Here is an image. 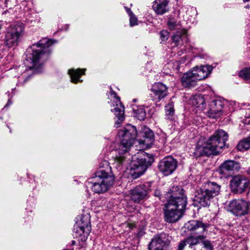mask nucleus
Masks as SVG:
<instances>
[{
  "mask_svg": "<svg viewBox=\"0 0 250 250\" xmlns=\"http://www.w3.org/2000/svg\"><path fill=\"white\" fill-rule=\"evenodd\" d=\"M188 237L182 241L178 246L177 250H183L185 248H188Z\"/></svg>",
  "mask_w": 250,
  "mask_h": 250,
  "instance_id": "7c9ffc66",
  "label": "nucleus"
},
{
  "mask_svg": "<svg viewBox=\"0 0 250 250\" xmlns=\"http://www.w3.org/2000/svg\"><path fill=\"white\" fill-rule=\"evenodd\" d=\"M177 167V160L170 156L162 159L158 165V170L165 176H168L173 173Z\"/></svg>",
  "mask_w": 250,
  "mask_h": 250,
  "instance_id": "4468645a",
  "label": "nucleus"
},
{
  "mask_svg": "<svg viewBox=\"0 0 250 250\" xmlns=\"http://www.w3.org/2000/svg\"><path fill=\"white\" fill-rule=\"evenodd\" d=\"M90 216L88 213L82 215L77 225L75 227L74 230L80 236L81 240L85 241L91 231Z\"/></svg>",
  "mask_w": 250,
  "mask_h": 250,
  "instance_id": "ddd939ff",
  "label": "nucleus"
},
{
  "mask_svg": "<svg viewBox=\"0 0 250 250\" xmlns=\"http://www.w3.org/2000/svg\"><path fill=\"white\" fill-rule=\"evenodd\" d=\"M100 168L106 167V169H100L95 172V176L88 179L86 186L91 187V190L96 193L106 191L114 183L115 177L108 167V162L104 160L100 164Z\"/></svg>",
  "mask_w": 250,
  "mask_h": 250,
  "instance_id": "423d86ee",
  "label": "nucleus"
},
{
  "mask_svg": "<svg viewBox=\"0 0 250 250\" xmlns=\"http://www.w3.org/2000/svg\"><path fill=\"white\" fill-rule=\"evenodd\" d=\"M167 25L170 30H180L181 25L177 17L170 16L167 21Z\"/></svg>",
  "mask_w": 250,
  "mask_h": 250,
  "instance_id": "393cba45",
  "label": "nucleus"
},
{
  "mask_svg": "<svg viewBox=\"0 0 250 250\" xmlns=\"http://www.w3.org/2000/svg\"><path fill=\"white\" fill-rule=\"evenodd\" d=\"M110 94L113 96L114 98L113 104L114 108L111 109V111L114 112L116 117L118 119L115 124L116 127H118L120 123L124 119V106L120 101V98L117 96V94L114 92L111 87H110Z\"/></svg>",
  "mask_w": 250,
  "mask_h": 250,
  "instance_id": "dca6fc26",
  "label": "nucleus"
},
{
  "mask_svg": "<svg viewBox=\"0 0 250 250\" xmlns=\"http://www.w3.org/2000/svg\"><path fill=\"white\" fill-rule=\"evenodd\" d=\"M75 244H76V242L74 240H72L71 241V245L73 246V245H75Z\"/></svg>",
  "mask_w": 250,
  "mask_h": 250,
  "instance_id": "a19ab883",
  "label": "nucleus"
},
{
  "mask_svg": "<svg viewBox=\"0 0 250 250\" xmlns=\"http://www.w3.org/2000/svg\"><path fill=\"white\" fill-rule=\"evenodd\" d=\"M154 109L153 108L150 109V110L149 111L148 114H152L153 112L154 111Z\"/></svg>",
  "mask_w": 250,
  "mask_h": 250,
  "instance_id": "58836bf2",
  "label": "nucleus"
},
{
  "mask_svg": "<svg viewBox=\"0 0 250 250\" xmlns=\"http://www.w3.org/2000/svg\"><path fill=\"white\" fill-rule=\"evenodd\" d=\"M24 29V25L22 23H17L11 25L5 35V43L6 46L10 48L17 45L20 37L23 33Z\"/></svg>",
  "mask_w": 250,
  "mask_h": 250,
  "instance_id": "1a4fd4ad",
  "label": "nucleus"
},
{
  "mask_svg": "<svg viewBox=\"0 0 250 250\" xmlns=\"http://www.w3.org/2000/svg\"><path fill=\"white\" fill-rule=\"evenodd\" d=\"M167 4L168 1L166 0H156L153 5V8L157 14L162 15L167 12Z\"/></svg>",
  "mask_w": 250,
  "mask_h": 250,
  "instance_id": "5701e85b",
  "label": "nucleus"
},
{
  "mask_svg": "<svg viewBox=\"0 0 250 250\" xmlns=\"http://www.w3.org/2000/svg\"><path fill=\"white\" fill-rule=\"evenodd\" d=\"M220 189L221 186L216 182L209 180L205 182L197 190L193 205L199 208L209 207L213 199L219 194Z\"/></svg>",
  "mask_w": 250,
  "mask_h": 250,
  "instance_id": "0eeeda50",
  "label": "nucleus"
},
{
  "mask_svg": "<svg viewBox=\"0 0 250 250\" xmlns=\"http://www.w3.org/2000/svg\"><path fill=\"white\" fill-rule=\"evenodd\" d=\"M130 17V25L131 26H134L137 24V19L134 15V14L129 16Z\"/></svg>",
  "mask_w": 250,
  "mask_h": 250,
  "instance_id": "2f4dec72",
  "label": "nucleus"
},
{
  "mask_svg": "<svg viewBox=\"0 0 250 250\" xmlns=\"http://www.w3.org/2000/svg\"><path fill=\"white\" fill-rule=\"evenodd\" d=\"M237 148L240 151H245L250 149V136L240 141L237 146Z\"/></svg>",
  "mask_w": 250,
  "mask_h": 250,
  "instance_id": "a878e982",
  "label": "nucleus"
},
{
  "mask_svg": "<svg viewBox=\"0 0 250 250\" xmlns=\"http://www.w3.org/2000/svg\"><path fill=\"white\" fill-rule=\"evenodd\" d=\"M18 84H19V85H20V84H21L20 82H19Z\"/></svg>",
  "mask_w": 250,
  "mask_h": 250,
  "instance_id": "de8ad7c7",
  "label": "nucleus"
},
{
  "mask_svg": "<svg viewBox=\"0 0 250 250\" xmlns=\"http://www.w3.org/2000/svg\"><path fill=\"white\" fill-rule=\"evenodd\" d=\"M151 190V183H146L136 186L130 192V198L132 201L140 203L148 197V192Z\"/></svg>",
  "mask_w": 250,
  "mask_h": 250,
  "instance_id": "f8f14e48",
  "label": "nucleus"
},
{
  "mask_svg": "<svg viewBox=\"0 0 250 250\" xmlns=\"http://www.w3.org/2000/svg\"><path fill=\"white\" fill-rule=\"evenodd\" d=\"M196 103L197 107H203L206 105V102L204 98L202 96H198L196 97L193 100V104Z\"/></svg>",
  "mask_w": 250,
  "mask_h": 250,
  "instance_id": "c85d7f7f",
  "label": "nucleus"
},
{
  "mask_svg": "<svg viewBox=\"0 0 250 250\" xmlns=\"http://www.w3.org/2000/svg\"><path fill=\"white\" fill-rule=\"evenodd\" d=\"M112 250H121V249L119 248H114Z\"/></svg>",
  "mask_w": 250,
  "mask_h": 250,
  "instance_id": "79ce46f5",
  "label": "nucleus"
},
{
  "mask_svg": "<svg viewBox=\"0 0 250 250\" xmlns=\"http://www.w3.org/2000/svg\"><path fill=\"white\" fill-rule=\"evenodd\" d=\"M151 92L152 100L159 102L167 96V87L162 83H156L152 86Z\"/></svg>",
  "mask_w": 250,
  "mask_h": 250,
  "instance_id": "a211bd4d",
  "label": "nucleus"
},
{
  "mask_svg": "<svg viewBox=\"0 0 250 250\" xmlns=\"http://www.w3.org/2000/svg\"><path fill=\"white\" fill-rule=\"evenodd\" d=\"M56 42L48 38H42L37 43L33 44L26 50V61L31 63L30 68L42 65L51 53L50 46Z\"/></svg>",
  "mask_w": 250,
  "mask_h": 250,
  "instance_id": "20e7f679",
  "label": "nucleus"
},
{
  "mask_svg": "<svg viewBox=\"0 0 250 250\" xmlns=\"http://www.w3.org/2000/svg\"><path fill=\"white\" fill-rule=\"evenodd\" d=\"M172 191L173 193L164 209V219L169 223L176 222L181 218L187 204V198L182 189H178L175 192L174 190Z\"/></svg>",
  "mask_w": 250,
  "mask_h": 250,
  "instance_id": "39448f33",
  "label": "nucleus"
},
{
  "mask_svg": "<svg viewBox=\"0 0 250 250\" xmlns=\"http://www.w3.org/2000/svg\"><path fill=\"white\" fill-rule=\"evenodd\" d=\"M230 111L228 106V102L226 100L214 99L209 104L208 111V116L210 118L217 119L219 118L223 113L227 114Z\"/></svg>",
  "mask_w": 250,
  "mask_h": 250,
  "instance_id": "6e6552de",
  "label": "nucleus"
},
{
  "mask_svg": "<svg viewBox=\"0 0 250 250\" xmlns=\"http://www.w3.org/2000/svg\"><path fill=\"white\" fill-rule=\"evenodd\" d=\"M166 118L167 120L172 121L174 119V109L172 104H168L165 106Z\"/></svg>",
  "mask_w": 250,
  "mask_h": 250,
  "instance_id": "bb28decb",
  "label": "nucleus"
},
{
  "mask_svg": "<svg viewBox=\"0 0 250 250\" xmlns=\"http://www.w3.org/2000/svg\"><path fill=\"white\" fill-rule=\"evenodd\" d=\"M169 235L166 233L156 234L148 245V250H166L169 244Z\"/></svg>",
  "mask_w": 250,
  "mask_h": 250,
  "instance_id": "2eb2a0df",
  "label": "nucleus"
},
{
  "mask_svg": "<svg viewBox=\"0 0 250 250\" xmlns=\"http://www.w3.org/2000/svg\"><path fill=\"white\" fill-rule=\"evenodd\" d=\"M144 139L138 140L140 145L145 148L150 147L153 145L154 141L153 132L148 128H146L144 131Z\"/></svg>",
  "mask_w": 250,
  "mask_h": 250,
  "instance_id": "412c9836",
  "label": "nucleus"
},
{
  "mask_svg": "<svg viewBox=\"0 0 250 250\" xmlns=\"http://www.w3.org/2000/svg\"><path fill=\"white\" fill-rule=\"evenodd\" d=\"M85 69H70L68 70V74L70 75L71 82L76 83L79 82H81L80 80V76L84 74Z\"/></svg>",
  "mask_w": 250,
  "mask_h": 250,
  "instance_id": "b1692460",
  "label": "nucleus"
},
{
  "mask_svg": "<svg viewBox=\"0 0 250 250\" xmlns=\"http://www.w3.org/2000/svg\"><path fill=\"white\" fill-rule=\"evenodd\" d=\"M234 104V102H232V103H231V104H231V105H233V104Z\"/></svg>",
  "mask_w": 250,
  "mask_h": 250,
  "instance_id": "a18cd8bd",
  "label": "nucleus"
},
{
  "mask_svg": "<svg viewBox=\"0 0 250 250\" xmlns=\"http://www.w3.org/2000/svg\"><path fill=\"white\" fill-rule=\"evenodd\" d=\"M63 250H73V249L67 248V249H64Z\"/></svg>",
  "mask_w": 250,
  "mask_h": 250,
  "instance_id": "37998d69",
  "label": "nucleus"
},
{
  "mask_svg": "<svg viewBox=\"0 0 250 250\" xmlns=\"http://www.w3.org/2000/svg\"><path fill=\"white\" fill-rule=\"evenodd\" d=\"M244 123L246 124H248V125L250 124V118H249L248 119H246L245 120V121L244 122Z\"/></svg>",
  "mask_w": 250,
  "mask_h": 250,
  "instance_id": "4c0bfd02",
  "label": "nucleus"
},
{
  "mask_svg": "<svg viewBox=\"0 0 250 250\" xmlns=\"http://www.w3.org/2000/svg\"><path fill=\"white\" fill-rule=\"evenodd\" d=\"M136 117L139 120H144L146 117V112L143 108H139L136 110L133 109Z\"/></svg>",
  "mask_w": 250,
  "mask_h": 250,
  "instance_id": "cd10ccee",
  "label": "nucleus"
},
{
  "mask_svg": "<svg viewBox=\"0 0 250 250\" xmlns=\"http://www.w3.org/2000/svg\"><path fill=\"white\" fill-rule=\"evenodd\" d=\"M250 6V5H247L245 7H246V8H249Z\"/></svg>",
  "mask_w": 250,
  "mask_h": 250,
  "instance_id": "c03bdc74",
  "label": "nucleus"
},
{
  "mask_svg": "<svg viewBox=\"0 0 250 250\" xmlns=\"http://www.w3.org/2000/svg\"><path fill=\"white\" fill-rule=\"evenodd\" d=\"M127 13L128 14L129 16L133 14V12L131 11V9L126 6L125 7Z\"/></svg>",
  "mask_w": 250,
  "mask_h": 250,
  "instance_id": "c9c22d12",
  "label": "nucleus"
},
{
  "mask_svg": "<svg viewBox=\"0 0 250 250\" xmlns=\"http://www.w3.org/2000/svg\"><path fill=\"white\" fill-rule=\"evenodd\" d=\"M136 99H134V100H133V101H134V102H136Z\"/></svg>",
  "mask_w": 250,
  "mask_h": 250,
  "instance_id": "49530a36",
  "label": "nucleus"
},
{
  "mask_svg": "<svg viewBox=\"0 0 250 250\" xmlns=\"http://www.w3.org/2000/svg\"><path fill=\"white\" fill-rule=\"evenodd\" d=\"M165 34H167V32L164 31H161L160 32L161 37L163 41H165L167 39V35H165Z\"/></svg>",
  "mask_w": 250,
  "mask_h": 250,
  "instance_id": "473e14b6",
  "label": "nucleus"
},
{
  "mask_svg": "<svg viewBox=\"0 0 250 250\" xmlns=\"http://www.w3.org/2000/svg\"><path fill=\"white\" fill-rule=\"evenodd\" d=\"M239 76L245 80L250 79V67L245 68L241 70Z\"/></svg>",
  "mask_w": 250,
  "mask_h": 250,
  "instance_id": "c756f323",
  "label": "nucleus"
},
{
  "mask_svg": "<svg viewBox=\"0 0 250 250\" xmlns=\"http://www.w3.org/2000/svg\"><path fill=\"white\" fill-rule=\"evenodd\" d=\"M209 226V224L199 220H190L185 224V227L188 230L197 235L188 237V248L192 250H213V246L210 241L206 240L200 242L205 238V232Z\"/></svg>",
  "mask_w": 250,
  "mask_h": 250,
  "instance_id": "7ed1b4c3",
  "label": "nucleus"
},
{
  "mask_svg": "<svg viewBox=\"0 0 250 250\" xmlns=\"http://www.w3.org/2000/svg\"><path fill=\"white\" fill-rule=\"evenodd\" d=\"M12 102L10 100H9L7 102V103L4 106V108L2 109H4V108L8 107L9 105H10L12 104Z\"/></svg>",
  "mask_w": 250,
  "mask_h": 250,
  "instance_id": "e433bc0d",
  "label": "nucleus"
},
{
  "mask_svg": "<svg viewBox=\"0 0 250 250\" xmlns=\"http://www.w3.org/2000/svg\"><path fill=\"white\" fill-rule=\"evenodd\" d=\"M229 188L233 193L241 194L250 188V180L244 176L235 175L229 181Z\"/></svg>",
  "mask_w": 250,
  "mask_h": 250,
  "instance_id": "9b49d317",
  "label": "nucleus"
},
{
  "mask_svg": "<svg viewBox=\"0 0 250 250\" xmlns=\"http://www.w3.org/2000/svg\"><path fill=\"white\" fill-rule=\"evenodd\" d=\"M250 205L241 199H233L227 206L228 210L235 216L241 217L249 213Z\"/></svg>",
  "mask_w": 250,
  "mask_h": 250,
  "instance_id": "9d476101",
  "label": "nucleus"
},
{
  "mask_svg": "<svg viewBox=\"0 0 250 250\" xmlns=\"http://www.w3.org/2000/svg\"><path fill=\"white\" fill-rule=\"evenodd\" d=\"M213 67L211 65H206L194 67L190 71L194 75L197 81L206 78L212 71Z\"/></svg>",
  "mask_w": 250,
  "mask_h": 250,
  "instance_id": "6ab92c4d",
  "label": "nucleus"
},
{
  "mask_svg": "<svg viewBox=\"0 0 250 250\" xmlns=\"http://www.w3.org/2000/svg\"><path fill=\"white\" fill-rule=\"evenodd\" d=\"M182 85L186 88H192L197 85V81L190 71L183 74L181 78Z\"/></svg>",
  "mask_w": 250,
  "mask_h": 250,
  "instance_id": "aec40b11",
  "label": "nucleus"
},
{
  "mask_svg": "<svg viewBox=\"0 0 250 250\" xmlns=\"http://www.w3.org/2000/svg\"><path fill=\"white\" fill-rule=\"evenodd\" d=\"M228 139V134L223 130L216 131L208 140L200 139L197 142L194 154L196 157L217 155L222 152Z\"/></svg>",
  "mask_w": 250,
  "mask_h": 250,
  "instance_id": "f03ea898",
  "label": "nucleus"
},
{
  "mask_svg": "<svg viewBox=\"0 0 250 250\" xmlns=\"http://www.w3.org/2000/svg\"><path fill=\"white\" fill-rule=\"evenodd\" d=\"M154 195L156 197H159L161 195V192L159 190L156 189L155 190Z\"/></svg>",
  "mask_w": 250,
  "mask_h": 250,
  "instance_id": "f704fd0d",
  "label": "nucleus"
},
{
  "mask_svg": "<svg viewBox=\"0 0 250 250\" xmlns=\"http://www.w3.org/2000/svg\"><path fill=\"white\" fill-rule=\"evenodd\" d=\"M187 38V30L185 29H181L178 30L172 36L173 42L175 46L181 45L183 44L184 40Z\"/></svg>",
  "mask_w": 250,
  "mask_h": 250,
  "instance_id": "4be33fe9",
  "label": "nucleus"
},
{
  "mask_svg": "<svg viewBox=\"0 0 250 250\" xmlns=\"http://www.w3.org/2000/svg\"><path fill=\"white\" fill-rule=\"evenodd\" d=\"M119 142L114 143L111 146L110 154L113 161L112 165L117 169H121L127 168L132 162L133 157L128 153L137 137V130L135 126L127 125L118 133ZM136 163L133 165L135 167V171L132 174L133 178L136 179L142 175L148 167L153 162V158H149L148 155L144 153H138L135 155Z\"/></svg>",
  "mask_w": 250,
  "mask_h": 250,
  "instance_id": "f257e3e1",
  "label": "nucleus"
},
{
  "mask_svg": "<svg viewBox=\"0 0 250 250\" xmlns=\"http://www.w3.org/2000/svg\"><path fill=\"white\" fill-rule=\"evenodd\" d=\"M145 233V232L144 231L143 229H141L138 230V231L137 233V236L138 237H141L143 236Z\"/></svg>",
  "mask_w": 250,
  "mask_h": 250,
  "instance_id": "72a5a7b5",
  "label": "nucleus"
},
{
  "mask_svg": "<svg viewBox=\"0 0 250 250\" xmlns=\"http://www.w3.org/2000/svg\"><path fill=\"white\" fill-rule=\"evenodd\" d=\"M240 168L239 163L232 160H227L221 165L218 172L221 177L227 178L232 175L234 171H237Z\"/></svg>",
  "mask_w": 250,
  "mask_h": 250,
  "instance_id": "f3484780",
  "label": "nucleus"
},
{
  "mask_svg": "<svg viewBox=\"0 0 250 250\" xmlns=\"http://www.w3.org/2000/svg\"><path fill=\"white\" fill-rule=\"evenodd\" d=\"M29 79V77H27V78L24 79L23 84L25 82H26Z\"/></svg>",
  "mask_w": 250,
  "mask_h": 250,
  "instance_id": "ea45409f",
  "label": "nucleus"
}]
</instances>
